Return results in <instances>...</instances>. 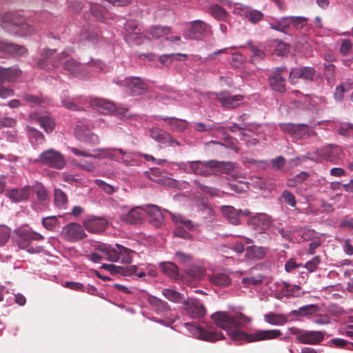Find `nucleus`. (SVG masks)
<instances>
[{"label": "nucleus", "mask_w": 353, "mask_h": 353, "mask_svg": "<svg viewBox=\"0 0 353 353\" xmlns=\"http://www.w3.org/2000/svg\"><path fill=\"white\" fill-rule=\"evenodd\" d=\"M68 50L56 54L55 49H45L40 55L37 61V65L45 70H52L59 66V62L63 61L70 56Z\"/></svg>", "instance_id": "nucleus-4"}, {"label": "nucleus", "mask_w": 353, "mask_h": 353, "mask_svg": "<svg viewBox=\"0 0 353 353\" xmlns=\"http://www.w3.org/2000/svg\"><path fill=\"white\" fill-rule=\"evenodd\" d=\"M117 150L121 155V157H119L120 161H122L125 165L128 166H134L139 163V159L141 157V154L138 152L125 151L121 148H119Z\"/></svg>", "instance_id": "nucleus-34"}, {"label": "nucleus", "mask_w": 353, "mask_h": 353, "mask_svg": "<svg viewBox=\"0 0 353 353\" xmlns=\"http://www.w3.org/2000/svg\"><path fill=\"white\" fill-rule=\"evenodd\" d=\"M146 214L150 216V222L156 228H161L164 223V215L160 208L152 204L145 205Z\"/></svg>", "instance_id": "nucleus-25"}, {"label": "nucleus", "mask_w": 353, "mask_h": 353, "mask_svg": "<svg viewBox=\"0 0 353 353\" xmlns=\"http://www.w3.org/2000/svg\"><path fill=\"white\" fill-rule=\"evenodd\" d=\"M146 214V207L137 206L130 209L126 214L121 216V220L128 224H137Z\"/></svg>", "instance_id": "nucleus-23"}, {"label": "nucleus", "mask_w": 353, "mask_h": 353, "mask_svg": "<svg viewBox=\"0 0 353 353\" xmlns=\"http://www.w3.org/2000/svg\"><path fill=\"white\" fill-rule=\"evenodd\" d=\"M270 28L285 32V30L289 28V19L288 16L283 17L279 19L269 18L268 20Z\"/></svg>", "instance_id": "nucleus-41"}, {"label": "nucleus", "mask_w": 353, "mask_h": 353, "mask_svg": "<svg viewBox=\"0 0 353 353\" xmlns=\"http://www.w3.org/2000/svg\"><path fill=\"white\" fill-rule=\"evenodd\" d=\"M54 203L59 208L65 209L68 203V197L61 189L55 188L54 190Z\"/></svg>", "instance_id": "nucleus-53"}, {"label": "nucleus", "mask_w": 353, "mask_h": 353, "mask_svg": "<svg viewBox=\"0 0 353 353\" xmlns=\"http://www.w3.org/2000/svg\"><path fill=\"white\" fill-rule=\"evenodd\" d=\"M61 105L65 109L71 111H80L83 105L87 103V99L81 95L70 97L66 92H63L60 96Z\"/></svg>", "instance_id": "nucleus-12"}, {"label": "nucleus", "mask_w": 353, "mask_h": 353, "mask_svg": "<svg viewBox=\"0 0 353 353\" xmlns=\"http://www.w3.org/2000/svg\"><path fill=\"white\" fill-rule=\"evenodd\" d=\"M195 185H197L198 188L203 193L208 194L211 196H218L219 195V190L212 187L207 186L198 181H194Z\"/></svg>", "instance_id": "nucleus-63"}, {"label": "nucleus", "mask_w": 353, "mask_h": 353, "mask_svg": "<svg viewBox=\"0 0 353 353\" xmlns=\"http://www.w3.org/2000/svg\"><path fill=\"white\" fill-rule=\"evenodd\" d=\"M228 185L231 190L237 194L244 193L249 189V183L243 181L230 183Z\"/></svg>", "instance_id": "nucleus-57"}, {"label": "nucleus", "mask_w": 353, "mask_h": 353, "mask_svg": "<svg viewBox=\"0 0 353 353\" xmlns=\"http://www.w3.org/2000/svg\"><path fill=\"white\" fill-rule=\"evenodd\" d=\"M188 314L193 319H201L204 317L206 310L204 305L197 299L188 298L183 303Z\"/></svg>", "instance_id": "nucleus-13"}, {"label": "nucleus", "mask_w": 353, "mask_h": 353, "mask_svg": "<svg viewBox=\"0 0 353 353\" xmlns=\"http://www.w3.org/2000/svg\"><path fill=\"white\" fill-rule=\"evenodd\" d=\"M289 28L293 26L297 30H301L307 26L308 19L305 17L301 16H288Z\"/></svg>", "instance_id": "nucleus-54"}, {"label": "nucleus", "mask_w": 353, "mask_h": 353, "mask_svg": "<svg viewBox=\"0 0 353 353\" xmlns=\"http://www.w3.org/2000/svg\"><path fill=\"white\" fill-rule=\"evenodd\" d=\"M35 162L57 170L63 169L66 164L63 154L54 149H48L41 152Z\"/></svg>", "instance_id": "nucleus-7"}, {"label": "nucleus", "mask_w": 353, "mask_h": 353, "mask_svg": "<svg viewBox=\"0 0 353 353\" xmlns=\"http://www.w3.org/2000/svg\"><path fill=\"white\" fill-rule=\"evenodd\" d=\"M281 199H282L286 204L289 205L292 208H295L296 205L295 196L289 190H284L282 192Z\"/></svg>", "instance_id": "nucleus-64"}, {"label": "nucleus", "mask_w": 353, "mask_h": 353, "mask_svg": "<svg viewBox=\"0 0 353 353\" xmlns=\"http://www.w3.org/2000/svg\"><path fill=\"white\" fill-rule=\"evenodd\" d=\"M29 119L32 123H37L48 134L52 132L55 128V121L50 114H40L37 112H32L29 114Z\"/></svg>", "instance_id": "nucleus-16"}, {"label": "nucleus", "mask_w": 353, "mask_h": 353, "mask_svg": "<svg viewBox=\"0 0 353 353\" xmlns=\"http://www.w3.org/2000/svg\"><path fill=\"white\" fill-rule=\"evenodd\" d=\"M324 339L323 332L320 331H304L298 337V341L303 344H316Z\"/></svg>", "instance_id": "nucleus-28"}, {"label": "nucleus", "mask_w": 353, "mask_h": 353, "mask_svg": "<svg viewBox=\"0 0 353 353\" xmlns=\"http://www.w3.org/2000/svg\"><path fill=\"white\" fill-rule=\"evenodd\" d=\"M208 12L218 21H226L228 13L221 6L212 3L208 6Z\"/></svg>", "instance_id": "nucleus-42"}, {"label": "nucleus", "mask_w": 353, "mask_h": 353, "mask_svg": "<svg viewBox=\"0 0 353 353\" xmlns=\"http://www.w3.org/2000/svg\"><path fill=\"white\" fill-rule=\"evenodd\" d=\"M149 134L152 139L161 144L167 145L169 141H172V137L170 133L157 128H151Z\"/></svg>", "instance_id": "nucleus-37"}, {"label": "nucleus", "mask_w": 353, "mask_h": 353, "mask_svg": "<svg viewBox=\"0 0 353 353\" xmlns=\"http://www.w3.org/2000/svg\"><path fill=\"white\" fill-rule=\"evenodd\" d=\"M146 32L153 38L159 39L171 33V28L168 26H152Z\"/></svg>", "instance_id": "nucleus-48"}, {"label": "nucleus", "mask_w": 353, "mask_h": 353, "mask_svg": "<svg viewBox=\"0 0 353 353\" xmlns=\"http://www.w3.org/2000/svg\"><path fill=\"white\" fill-rule=\"evenodd\" d=\"M268 251V248L263 246L251 245L247 247L246 256L250 259L261 260L265 257Z\"/></svg>", "instance_id": "nucleus-39"}, {"label": "nucleus", "mask_w": 353, "mask_h": 353, "mask_svg": "<svg viewBox=\"0 0 353 353\" xmlns=\"http://www.w3.org/2000/svg\"><path fill=\"white\" fill-rule=\"evenodd\" d=\"M286 71L285 67H276L272 68L268 76V81L272 90L283 93L285 90V78L283 72Z\"/></svg>", "instance_id": "nucleus-10"}, {"label": "nucleus", "mask_w": 353, "mask_h": 353, "mask_svg": "<svg viewBox=\"0 0 353 353\" xmlns=\"http://www.w3.org/2000/svg\"><path fill=\"white\" fill-rule=\"evenodd\" d=\"M173 164L185 173L202 176L228 173L233 168L231 162L216 160L180 161Z\"/></svg>", "instance_id": "nucleus-2"}, {"label": "nucleus", "mask_w": 353, "mask_h": 353, "mask_svg": "<svg viewBox=\"0 0 353 353\" xmlns=\"http://www.w3.org/2000/svg\"><path fill=\"white\" fill-rule=\"evenodd\" d=\"M187 274L194 280H200L205 272V269L201 266L192 265L187 271Z\"/></svg>", "instance_id": "nucleus-56"}, {"label": "nucleus", "mask_w": 353, "mask_h": 353, "mask_svg": "<svg viewBox=\"0 0 353 353\" xmlns=\"http://www.w3.org/2000/svg\"><path fill=\"white\" fill-rule=\"evenodd\" d=\"M248 223L256 230H266L271 226L272 219L268 214L256 213L250 217Z\"/></svg>", "instance_id": "nucleus-15"}, {"label": "nucleus", "mask_w": 353, "mask_h": 353, "mask_svg": "<svg viewBox=\"0 0 353 353\" xmlns=\"http://www.w3.org/2000/svg\"><path fill=\"white\" fill-rule=\"evenodd\" d=\"M112 82L121 87L132 96H138L148 90L147 84L139 77H114Z\"/></svg>", "instance_id": "nucleus-5"}, {"label": "nucleus", "mask_w": 353, "mask_h": 353, "mask_svg": "<svg viewBox=\"0 0 353 353\" xmlns=\"http://www.w3.org/2000/svg\"><path fill=\"white\" fill-rule=\"evenodd\" d=\"M0 25L3 28L20 37L30 36L34 32V28L14 12H6L0 16Z\"/></svg>", "instance_id": "nucleus-3"}, {"label": "nucleus", "mask_w": 353, "mask_h": 353, "mask_svg": "<svg viewBox=\"0 0 353 353\" xmlns=\"http://www.w3.org/2000/svg\"><path fill=\"white\" fill-rule=\"evenodd\" d=\"M221 212L228 221L233 225H238L240 223L238 210L230 205L221 207Z\"/></svg>", "instance_id": "nucleus-44"}, {"label": "nucleus", "mask_w": 353, "mask_h": 353, "mask_svg": "<svg viewBox=\"0 0 353 353\" xmlns=\"http://www.w3.org/2000/svg\"><path fill=\"white\" fill-rule=\"evenodd\" d=\"M315 153L324 158L330 162L335 163L339 159L342 154L341 148L336 145H327L321 148H319Z\"/></svg>", "instance_id": "nucleus-18"}, {"label": "nucleus", "mask_w": 353, "mask_h": 353, "mask_svg": "<svg viewBox=\"0 0 353 353\" xmlns=\"http://www.w3.org/2000/svg\"><path fill=\"white\" fill-rule=\"evenodd\" d=\"M33 190L37 195V198L40 201L48 200V194L46 189L41 183H38L33 186Z\"/></svg>", "instance_id": "nucleus-58"}, {"label": "nucleus", "mask_w": 353, "mask_h": 353, "mask_svg": "<svg viewBox=\"0 0 353 353\" xmlns=\"http://www.w3.org/2000/svg\"><path fill=\"white\" fill-rule=\"evenodd\" d=\"M85 228L90 232L98 233L105 230L108 222L106 219L101 216H92L83 222Z\"/></svg>", "instance_id": "nucleus-21"}, {"label": "nucleus", "mask_w": 353, "mask_h": 353, "mask_svg": "<svg viewBox=\"0 0 353 353\" xmlns=\"http://www.w3.org/2000/svg\"><path fill=\"white\" fill-rule=\"evenodd\" d=\"M100 252L101 254L105 256V259L110 261H116L118 259L117 254L114 250V247L107 245L101 244L95 248V252Z\"/></svg>", "instance_id": "nucleus-47"}, {"label": "nucleus", "mask_w": 353, "mask_h": 353, "mask_svg": "<svg viewBox=\"0 0 353 353\" xmlns=\"http://www.w3.org/2000/svg\"><path fill=\"white\" fill-rule=\"evenodd\" d=\"M43 239L44 237L41 234L36 232L23 230L19 234L17 243L20 248L26 250L29 253H39L43 250V248L41 246L33 247L31 245V243L34 241H38Z\"/></svg>", "instance_id": "nucleus-8"}, {"label": "nucleus", "mask_w": 353, "mask_h": 353, "mask_svg": "<svg viewBox=\"0 0 353 353\" xmlns=\"http://www.w3.org/2000/svg\"><path fill=\"white\" fill-rule=\"evenodd\" d=\"M162 294L168 301L174 303H184L186 300L183 294L170 288L163 289Z\"/></svg>", "instance_id": "nucleus-43"}, {"label": "nucleus", "mask_w": 353, "mask_h": 353, "mask_svg": "<svg viewBox=\"0 0 353 353\" xmlns=\"http://www.w3.org/2000/svg\"><path fill=\"white\" fill-rule=\"evenodd\" d=\"M264 281L268 283L270 278L261 274L248 275L241 280L245 286L257 285Z\"/></svg>", "instance_id": "nucleus-46"}, {"label": "nucleus", "mask_w": 353, "mask_h": 353, "mask_svg": "<svg viewBox=\"0 0 353 353\" xmlns=\"http://www.w3.org/2000/svg\"><path fill=\"white\" fill-rule=\"evenodd\" d=\"M0 51L15 56H23L26 53V49L23 46L9 43L3 39H0Z\"/></svg>", "instance_id": "nucleus-31"}, {"label": "nucleus", "mask_w": 353, "mask_h": 353, "mask_svg": "<svg viewBox=\"0 0 353 353\" xmlns=\"http://www.w3.org/2000/svg\"><path fill=\"white\" fill-rule=\"evenodd\" d=\"M316 70L312 67H301L294 69L290 73V78H301L305 81H312L315 75Z\"/></svg>", "instance_id": "nucleus-32"}, {"label": "nucleus", "mask_w": 353, "mask_h": 353, "mask_svg": "<svg viewBox=\"0 0 353 353\" xmlns=\"http://www.w3.org/2000/svg\"><path fill=\"white\" fill-rule=\"evenodd\" d=\"M21 74V71L17 67L3 68L0 66V84L5 82H14Z\"/></svg>", "instance_id": "nucleus-27"}, {"label": "nucleus", "mask_w": 353, "mask_h": 353, "mask_svg": "<svg viewBox=\"0 0 353 353\" xmlns=\"http://www.w3.org/2000/svg\"><path fill=\"white\" fill-rule=\"evenodd\" d=\"M186 37L190 39L200 40L208 31L207 24L201 20L191 21Z\"/></svg>", "instance_id": "nucleus-20"}, {"label": "nucleus", "mask_w": 353, "mask_h": 353, "mask_svg": "<svg viewBox=\"0 0 353 353\" xmlns=\"http://www.w3.org/2000/svg\"><path fill=\"white\" fill-rule=\"evenodd\" d=\"M243 97L241 94L232 95L227 91L220 92L217 100L226 109H234L240 105Z\"/></svg>", "instance_id": "nucleus-17"}, {"label": "nucleus", "mask_w": 353, "mask_h": 353, "mask_svg": "<svg viewBox=\"0 0 353 353\" xmlns=\"http://www.w3.org/2000/svg\"><path fill=\"white\" fill-rule=\"evenodd\" d=\"M192 126L194 130L200 133L222 132L225 130V127L220 123H214L212 120L207 122H193Z\"/></svg>", "instance_id": "nucleus-22"}, {"label": "nucleus", "mask_w": 353, "mask_h": 353, "mask_svg": "<svg viewBox=\"0 0 353 353\" xmlns=\"http://www.w3.org/2000/svg\"><path fill=\"white\" fill-rule=\"evenodd\" d=\"M159 268L161 271L167 276L174 279H178L179 278V272L178 267L172 262H161L159 263Z\"/></svg>", "instance_id": "nucleus-45"}, {"label": "nucleus", "mask_w": 353, "mask_h": 353, "mask_svg": "<svg viewBox=\"0 0 353 353\" xmlns=\"http://www.w3.org/2000/svg\"><path fill=\"white\" fill-rule=\"evenodd\" d=\"M187 330L194 337L209 342H215L224 339L223 332L214 330L212 327L203 329L193 323H185Z\"/></svg>", "instance_id": "nucleus-6"}, {"label": "nucleus", "mask_w": 353, "mask_h": 353, "mask_svg": "<svg viewBox=\"0 0 353 353\" xmlns=\"http://www.w3.org/2000/svg\"><path fill=\"white\" fill-rule=\"evenodd\" d=\"M92 105L98 108V110L102 114H106L114 112L115 105L111 101L103 99L96 98L90 101Z\"/></svg>", "instance_id": "nucleus-36"}, {"label": "nucleus", "mask_w": 353, "mask_h": 353, "mask_svg": "<svg viewBox=\"0 0 353 353\" xmlns=\"http://www.w3.org/2000/svg\"><path fill=\"white\" fill-rule=\"evenodd\" d=\"M31 187L28 185L22 188H14L8 189L6 192V196L12 203H19L27 201L29 199Z\"/></svg>", "instance_id": "nucleus-14"}, {"label": "nucleus", "mask_w": 353, "mask_h": 353, "mask_svg": "<svg viewBox=\"0 0 353 353\" xmlns=\"http://www.w3.org/2000/svg\"><path fill=\"white\" fill-rule=\"evenodd\" d=\"M146 274L151 277H156L157 276V272L155 266L152 264L146 265L145 270L141 269L139 270V272L137 273V276L139 278H143Z\"/></svg>", "instance_id": "nucleus-62"}, {"label": "nucleus", "mask_w": 353, "mask_h": 353, "mask_svg": "<svg viewBox=\"0 0 353 353\" xmlns=\"http://www.w3.org/2000/svg\"><path fill=\"white\" fill-rule=\"evenodd\" d=\"M281 130L295 139L308 138L314 134V131L305 123H281Z\"/></svg>", "instance_id": "nucleus-9"}, {"label": "nucleus", "mask_w": 353, "mask_h": 353, "mask_svg": "<svg viewBox=\"0 0 353 353\" xmlns=\"http://www.w3.org/2000/svg\"><path fill=\"white\" fill-rule=\"evenodd\" d=\"M174 56H183L184 59H187L188 57L186 54L182 53L165 54L160 56L159 60L163 65L168 66L171 65L172 61H174Z\"/></svg>", "instance_id": "nucleus-60"}, {"label": "nucleus", "mask_w": 353, "mask_h": 353, "mask_svg": "<svg viewBox=\"0 0 353 353\" xmlns=\"http://www.w3.org/2000/svg\"><path fill=\"white\" fill-rule=\"evenodd\" d=\"M27 135L32 144H41L44 141V136L36 128L28 125L26 128Z\"/></svg>", "instance_id": "nucleus-49"}, {"label": "nucleus", "mask_w": 353, "mask_h": 353, "mask_svg": "<svg viewBox=\"0 0 353 353\" xmlns=\"http://www.w3.org/2000/svg\"><path fill=\"white\" fill-rule=\"evenodd\" d=\"M114 250L117 252V260L115 262L121 261L123 263H130L132 262V254L134 252L125 246L116 243Z\"/></svg>", "instance_id": "nucleus-35"}, {"label": "nucleus", "mask_w": 353, "mask_h": 353, "mask_svg": "<svg viewBox=\"0 0 353 353\" xmlns=\"http://www.w3.org/2000/svg\"><path fill=\"white\" fill-rule=\"evenodd\" d=\"M159 119L165 121L170 126V130L172 131L183 132L187 128V121L185 120L165 116H159Z\"/></svg>", "instance_id": "nucleus-38"}, {"label": "nucleus", "mask_w": 353, "mask_h": 353, "mask_svg": "<svg viewBox=\"0 0 353 353\" xmlns=\"http://www.w3.org/2000/svg\"><path fill=\"white\" fill-rule=\"evenodd\" d=\"M321 308L317 304L303 305L297 310H292L291 314L294 316H303L312 319L314 315L320 311Z\"/></svg>", "instance_id": "nucleus-30"}, {"label": "nucleus", "mask_w": 353, "mask_h": 353, "mask_svg": "<svg viewBox=\"0 0 353 353\" xmlns=\"http://www.w3.org/2000/svg\"><path fill=\"white\" fill-rule=\"evenodd\" d=\"M62 234L68 240L75 241L83 239L85 234L82 227L76 223H70L62 229Z\"/></svg>", "instance_id": "nucleus-19"}, {"label": "nucleus", "mask_w": 353, "mask_h": 353, "mask_svg": "<svg viewBox=\"0 0 353 353\" xmlns=\"http://www.w3.org/2000/svg\"><path fill=\"white\" fill-rule=\"evenodd\" d=\"M80 37L81 40H88L95 43L99 40L101 34L98 32L88 30L81 32Z\"/></svg>", "instance_id": "nucleus-61"}, {"label": "nucleus", "mask_w": 353, "mask_h": 353, "mask_svg": "<svg viewBox=\"0 0 353 353\" xmlns=\"http://www.w3.org/2000/svg\"><path fill=\"white\" fill-rule=\"evenodd\" d=\"M211 319L218 327L227 332L232 341L239 343L244 341L252 343L271 340L281 335L279 330H256L250 334L242 331L241 329L252 321L250 317L242 313H237L232 316L226 312H216L211 315Z\"/></svg>", "instance_id": "nucleus-1"}, {"label": "nucleus", "mask_w": 353, "mask_h": 353, "mask_svg": "<svg viewBox=\"0 0 353 353\" xmlns=\"http://www.w3.org/2000/svg\"><path fill=\"white\" fill-rule=\"evenodd\" d=\"M42 225L48 230L53 231L59 225L58 218L56 216L44 217L42 219Z\"/></svg>", "instance_id": "nucleus-55"}, {"label": "nucleus", "mask_w": 353, "mask_h": 353, "mask_svg": "<svg viewBox=\"0 0 353 353\" xmlns=\"http://www.w3.org/2000/svg\"><path fill=\"white\" fill-rule=\"evenodd\" d=\"M77 139L81 141L90 146L98 145L100 142L99 137L93 132H85L77 135Z\"/></svg>", "instance_id": "nucleus-52"}, {"label": "nucleus", "mask_w": 353, "mask_h": 353, "mask_svg": "<svg viewBox=\"0 0 353 353\" xmlns=\"http://www.w3.org/2000/svg\"><path fill=\"white\" fill-rule=\"evenodd\" d=\"M233 13L244 17L253 24L257 23L264 16L261 11L241 3H235Z\"/></svg>", "instance_id": "nucleus-11"}, {"label": "nucleus", "mask_w": 353, "mask_h": 353, "mask_svg": "<svg viewBox=\"0 0 353 353\" xmlns=\"http://www.w3.org/2000/svg\"><path fill=\"white\" fill-rule=\"evenodd\" d=\"M208 279L212 285L219 288L227 287L232 283L230 274L223 271L213 272L208 274Z\"/></svg>", "instance_id": "nucleus-24"}, {"label": "nucleus", "mask_w": 353, "mask_h": 353, "mask_svg": "<svg viewBox=\"0 0 353 353\" xmlns=\"http://www.w3.org/2000/svg\"><path fill=\"white\" fill-rule=\"evenodd\" d=\"M63 69L66 70L70 75L80 79L85 77V72L81 63L71 59L65 61L63 63Z\"/></svg>", "instance_id": "nucleus-29"}, {"label": "nucleus", "mask_w": 353, "mask_h": 353, "mask_svg": "<svg viewBox=\"0 0 353 353\" xmlns=\"http://www.w3.org/2000/svg\"><path fill=\"white\" fill-rule=\"evenodd\" d=\"M264 320L270 325H281L288 321V318L283 314L269 312L264 315Z\"/></svg>", "instance_id": "nucleus-51"}, {"label": "nucleus", "mask_w": 353, "mask_h": 353, "mask_svg": "<svg viewBox=\"0 0 353 353\" xmlns=\"http://www.w3.org/2000/svg\"><path fill=\"white\" fill-rule=\"evenodd\" d=\"M147 301L150 308L157 314L163 315L171 310L169 304L165 301L155 296L149 295Z\"/></svg>", "instance_id": "nucleus-26"}, {"label": "nucleus", "mask_w": 353, "mask_h": 353, "mask_svg": "<svg viewBox=\"0 0 353 353\" xmlns=\"http://www.w3.org/2000/svg\"><path fill=\"white\" fill-rule=\"evenodd\" d=\"M164 212H168L170 216L172 222L176 227L181 226L182 228H185L188 230L192 231L194 228V225L192 221L181 214H174L167 210H163Z\"/></svg>", "instance_id": "nucleus-33"}, {"label": "nucleus", "mask_w": 353, "mask_h": 353, "mask_svg": "<svg viewBox=\"0 0 353 353\" xmlns=\"http://www.w3.org/2000/svg\"><path fill=\"white\" fill-rule=\"evenodd\" d=\"M21 97L23 100L33 105L43 106L50 102L48 97H43L41 94L33 95L30 93L25 92L21 94Z\"/></svg>", "instance_id": "nucleus-40"}, {"label": "nucleus", "mask_w": 353, "mask_h": 353, "mask_svg": "<svg viewBox=\"0 0 353 353\" xmlns=\"http://www.w3.org/2000/svg\"><path fill=\"white\" fill-rule=\"evenodd\" d=\"M245 47H248L250 50L252 52L253 56L252 61H259L265 57V52L263 51V47L261 44L255 45L251 41H248L246 43Z\"/></svg>", "instance_id": "nucleus-50"}, {"label": "nucleus", "mask_w": 353, "mask_h": 353, "mask_svg": "<svg viewBox=\"0 0 353 353\" xmlns=\"http://www.w3.org/2000/svg\"><path fill=\"white\" fill-rule=\"evenodd\" d=\"M117 148H97L94 149L93 152H101L103 153L104 159H108L112 161H120L119 157L112 151H117Z\"/></svg>", "instance_id": "nucleus-59"}]
</instances>
